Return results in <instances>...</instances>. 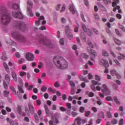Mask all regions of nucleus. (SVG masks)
<instances>
[{
  "instance_id": "nucleus-46",
  "label": "nucleus",
  "mask_w": 125,
  "mask_h": 125,
  "mask_svg": "<svg viewBox=\"0 0 125 125\" xmlns=\"http://www.w3.org/2000/svg\"><path fill=\"white\" fill-rule=\"evenodd\" d=\"M46 89H47V88L45 85H43L42 87L41 88V91L43 92L46 91Z\"/></svg>"
},
{
  "instance_id": "nucleus-9",
  "label": "nucleus",
  "mask_w": 125,
  "mask_h": 125,
  "mask_svg": "<svg viewBox=\"0 0 125 125\" xmlns=\"http://www.w3.org/2000/svg\"><path fill=\"white\" fill-rule=\"evenodd\" d=\"M110 74L113 77H116V78L118 79H121L122 78L121 75L115 69H111L110 70Z\"/></svg>"
},
{
  "instance_id": "nucleus-22",
  "label": "nucleus",
  "mask_w": 125,
  "mask_h": 125,
  "mask_svg": "<svg viewBox=\"0 0 125 125\" xmlns=\"http://www.w3.org/2000/svg\"><path fill=\"white\" fill-rule=\"evenodd\" d=\"M103 88H104L106 90V91L107 92V94H106V95H109L110 94V91L108 89V87L106 85V84H104L103 85Z\"/></svg>"
},
{
  "instance_id": "nucleus-29",
  "label": "nucleus",
  "mask_w": 125,
  "mask_h": 125,
  "mask_svg": "<svg viewBox=\"0 0 125 125\" xmlns=\"http://www.w3.org/2000/svg\"><path fill=\"white\" fill-rule=\"evenodd\" d=\"M113 101H114L115 103H116V104L118 105H120L121 103L120 102V101H119V100L117 99V97H116V96H115L114 97H113Z\"/></svg>"
},
{
  "instance_id": "nucleus-15",
  "label": "nucleus",
  "mask_w": 125,
  "mask_h": 125,
  "mask_svg": "<svg viewBox=\"0 0 125 125\" xmlns=\"http://www.w3.org/2000/svg\"><path fill=\"white\" fill-rule=\"evenodd\" d=\"M28 108H29V112L30 113V114H32V115L34 114L35 113V108H34V106H33L32 104H29Z\"/></svg>"
},
{
  "instance_id": "nucleus-41",
  "label": "nucleus",
  "mask_w": 125,
  "mask_h": 125,
  "mask_svg": "<svg viewBox=\"0 0 125 125\" xmlns=\"http://www.w3.org/2000/svg\"><path fill=\"white\" fill-rule=\"evenodd\" d=\"M86 94H88L89 97H93L94 96V94L93 92H90V93H89V92H86Z\"/></svg>"
},
{
  "instance_id": "nucleus-3",
  "label": "nucleus",
  "mask_w": 125,
  "mask_h": 125,
  "mask_svg": "<svg viewBox=\"0 0 125 125\" xmlns=\"http://www.w3.org/2000/svg\"><path fill=\"white\" fill-rule=\"evenodd\" d=\"M53 61L55 65L58 68L62 70L63 69V57L57 56L54 57Z\"/></svg>"
},
{
  "instance_id": "nucleus-2",
  "label": "nucleus",
  "mask_w": 125,
  "mask_h": 125,
  "mask_svg": "<svg viewBox=\"0 0 125 125\" xmlns=\"http://www.w3.org/2000/svg\"><path fill=\"white\" fill-rule=\"evenodd\" d=\"M11 35L12 37L17 40L20 43H26L27 42V39L23 35L18 33V32H13Z\"/></svg>"
},
{
  "instance_id": "nucleus-45",
  "label": "nucleus",
  "mask_w": 125,
  "mask_h": 125,
  "mask_svg": "<svg viewBox=\"0 0 125 125\" xmlns=\"http://www.w3.org/2000/svg\"><path fill=\"white\" fill-rule=\"evenodd\" d=\"M10 88L12 90V91H13V94L15 95H16V91H15V89H14V87L10 86Z\"/></svg>"
},
{
  "instance_id": "nucleus-1",
  "label": "nucleus",
  "mask_w": 125,
  "mask_h": 125,
  "mask_svg": "<svg viewBox=\"0 0 125 125\" xmlns=\"http://www.w3.org/2000/svg\"><path fill=\"white\" fill-rule=\"evenodd\" d=\"M0 23L2 25H4V26H7L11 21V18L8 12H7L6 8L3 7L0 8Z\"/></svg>"
},
{
  "instance_id": "nucleus-18",
  "label": "nucleus",
  "mask_w": 125,
  "mask_h": 125,
  "mask_svg": "<svg viewBox=\"0 0 125 125\" xmlns=\"http://www.w3.org/2000/svg\"><path fill=\"white\" fill-rule=\"evenodd\" d=\"M6 42L8 44H10L11 45H13L14 46H16V42H14L11 39H8L6 41Z\"/></svg>"
},
{
  "instance_id": "nucleus-27",
  "label": "nucleus",
  "mask_w": 125,
  "mask_h": 125,
  "mask_svg": "<svg viewBox=\"0 0 125 125\" xmlns=\"http://www.w3.org/2000/svg\"><path fill=\"white\" fill-rule=\"evenodd\" d=\"M120 6H116L115 8H113V11L114 12H116V10H118V13H122V10L120 9Z\"/></svg>"
},
{
  "instance_id": "nucleus-4",
  "label": "nucleus",
  "mask_w": 125,
  "mask_h": 125,
  "mask_svg": "<svg viewBox=\"0 0 125 125\" xmlns=\"http://www.w3.org/2000/svg\"><path fill=\"white\" fill-rule=\"evenodd\" d=\"M39 42L41 43H42V44H43V45H46L50 48H53L55 46V45L52 43L50 40L48 39H44V37H43V36H41L40 37Z\"/></svg>"
},
{
  "instance_id": "nucleus-59",
  "label": "nucleus",
  "mask_w": 125,
  "mask_h": 125,
  "mask_svg": "<svg viewBox=\"0 0 125 125\" xmlns=\"http://www.w3.org/2000/svg\"><path fill=\"white\" fill-rule=\"evenodd\" d=\"M84 108L83 107H81L80 108V112L81 113H83V111H84Z\"/></svg>"
},
{
  "instance_id": "nucleus-20",
  "label": "nucleus",
  "mask_w": 125,
  "mask_h": 125,
  "mask_svg": "<svg viewBox=\"0 0 125 125\" xmlns=\"http://www.w3.org/2000/svg\"><path fill=\"white\" fill-rule=\"evenodd\" d=\"M3 66L7 73H9L10 72V70H9V67H8V65H7V63H6V62H3Z\"/></svg>"
},
{
  "instance_id": "nucleus-52",
  "label": "nucleus",
  "mask_w": 125,
  "mask_h": 125,
  "mask_svg": "<svg viewBox=\"0 0 125 125\" xmlns=\"http://www.w3.org/2000/svg\"><path fill=\"white\" fill-rule=\"evenodd\" d=\"M117 121L115 119H113L112 120H111V124H112V125H115L117 124Z\"/></svg>"
},
{
  "instance_id": "nucleus-60",
  "label": "nucleus",
  "mask_w": 125,
  "mask_h": 125,
  "mask_svg": "<svg viewBox=\"0 0 125 125\" xmlns=\"http://www.w3.org/2000/svg\"><path fill=\"white\" fill-rule=\"evenodd\" d=\"M92 30H93L94 32L96 33V34H99V31L97 29L93 28Z\"/></svg>"
},
{
  "instance_id": "nucleus-63",
  "label": "nucleus",
  "mask_w": 125,
  "mask_h": 125,
  "mask_svg": "<svg viewBox=\"0 0 125 125\" xmlns=\"http://www.w3.org/2000/svg\"><path fill=\"white\" fill-rule=\"evenodd\" d=\"M107 118H111L112 115H111V113L109 112H108L107 113Z\"/></svg>"
},
{
  "instance_id": "nucleus-58",
  "label": "nucleus",
  "mask_w": 125,
  "mask_h": 125,
  "mask_svg": "<svg viewBox=\"0 0 125 125\" xmlns=\"http://www.w3.org/2000/svg\"><path fill=\"white\" fill-rule=\"evenodd\" d=\"M55 87H59L60 86V84L57 82H56L54 84Z\"/></svg>"
},
{
  "instance_id": "nucleus-25",
  "label": "nucleus",
  "mask_w": 125,
  "mask_h": 125,
  "mask_svg": "<svg viewBox=\"0 0 125 125\" xmlns=\"http://www.w3.org/2000/svg\"><path fill=\"white\" fill-rule=\"evenodd\" d=\"M27 75V72L23 71H21L19 72V75L20 77H21V78H23V77H25Z\"/></svg>"
},
{
  "instance_id": "nucleus-49",
  "label": "nucleus",
  "mask_w": 125,
  "mask_h": 125,
  "mask_svg": "<svg viewBox=\"0 0 125 125\" xmlns=\"http://www.w3.org/2000/svg\"><path fill=\"white\" fill-rule=\"evenodd\" d=\"M119 28L125 33V27L122 25H119Z\"/></svg>"
},
{
  "instance_id": "nucleus-50",
  "label": "nucleus",
  "mask_w": 125,
  "mask_h": 125,
  "mask_svg": "<svg viewBox=\"0 0 125 125\" xmlns=\"http://www.w3.org/2000/svg\"><path fill=\"white\" fill-rule=\"evenodd\" d=\"M105 100L107 101H113L112 97H106V98H105Z\"/></svg>"
},
{
  "instance_id": "nucleus-28",
  "label": "nucleus",
  "mask_w": 125,
  "mask_h": 125,
  "mask_svg": "<svg viewBox=\"0 0 125 125\" xmlns=\"http://www.w3.org/2000/svg\"><path fill=\"white\" fill-rule=\"evenodd\" d=\"M62 7V10H61L60 12H62L63 11V6H62L61 4H58L56 7V10H60V8Z\"/></svg>"
},
{
  "instance_id": "nucleus-17",
  "label": "nucleus",
  "mask_w": 125,
  "mask_h": 125,
  "mask_svg": "<svg viewBox=\"0 0 125 125\" xmlns=\"http://www.w3.org/2000/svg\"><path fill=\"white\" fill-rule=\"evenodd\" d=\"M12 8L13 9H15V10H18L19 8H20V5L19 4H17L16 3H13L12 5Z\"/></svg>"
},
{
  "instance_id": "nucleus-14",
  "label": "nucleus",
  "mask_w": 125,
  "mask_h": 125,
  "mask_svg": "<svg viewBox=\"0 0 125 125\" xmlns=\"http://www.w3.org/2000/svg\"><path fill=\"white\" fill-rule=\"evenodd\" d=\"M100 62L101 63V64L103 65L105 67H109L108 62L105 60L102 59L100 61Z\"/></svg>"
},
{
  "instance_id": "nucleus-42",
  "label": "nucleus",
  "mask_w": 125,
  "mask_h": 125,
  "mask_svg": "<svg viewBox=\"0 0 125 125\" xmlns=\"http://www.w3.org/2000/svg\"><path fill=\"white\" fill-rule=\"evenodd\" d=\"M81 18H82L83 21V22H86V20H85V19H84V15H83V12H81Z\"/></svg>"
},
{
  "instance_id": "nucleus-6",
  "label": "nucleus",
  "mask_w": 125,
  "mask_h": 125,
  "mask_svg": "<svg viewBox=\"0 0 125 125\" xmlns=\"http://www.w3.org/2000/svg\"><path fill=\"white\" fill-rule=\"evenodd\" d=\"M32 9L33 2L30 1V0H28L27 1L26 9V14L28 15V16H30V17H33V16H34V14L32 11Z\"/></svg>"
},
{
  "instance_id": "nucleus-13",
  "label": "nucleus",
  "mask_w": 125,
  "mask_h": 125,
  "mask_svg": "<svg viewBox=\"0 0 125 125\" xmlns=\"http://www.w3.org/2000/svg\"><path fill=\"white\" fill-rule=\"evenodd\" d=\"M68 9L72 14H75L77 13L76 10L73 4H70Z\"/></svg>"
},
{
  "instance_id": "nucleus-57",
  "label": "nucleus",
  "mask_w": 125,
  "mask_h": 125,
  "mask_svg": "<svg viewBox=\"0 0 125 125\" xmlns=\"http://www.w3.org/2000/svg\"><path fill=\"white\" fill-rule=\"evenodd\" d=\"M79 27V25L77 24V26H76L74 29V32H78V28Z\"/></svg>"
},
{
  "instance_id": "nucleus-64",
  "label": "nucleus",
  "mask_w": 125,
  "mask_h": 125,
  "mask_svg": "<svg viewBox=\"0 0 125 125\" xmlns=\"http://www.w3.org/2000/svg\"><path fill=\"white\" fill-rule=\"evenodd\" d=\"M90 111H87L85 113V116L86 117H88L89 115V114H90Z\"/></svg>"
},
{
  "instance_id": "nucleus-33",
  "label": "nucleus",
  "mask_w": 125,
  "mask_h": 125,
  "mask_svg": "<svg viewBox=\"0 0 125 125\" xmlns=\"http://www.w3.org/2000/svg\"><path fill=\"white\" fill-rule=\"evenodd\" d=\"M82 58L86 60L88 58L89 56L86 54V53H83L81 55Z\"/></svg>"
},
{
  "instance_id": "nucleus-53",
  "label": "nucleus",
  "mask_w": 125,
  "mask_h": 125,
  "mask_svg": "<svg viewBox=\"0 0 125 125\" xmlns=\"http://www.w3.org/2000/svg\"><path fill=\"white\" fill-rule=\"evenodd\" d=\"M114 62L116 63V65H118V66H121V63L119 62L117 60H114Z\"/></svg>"
},
{
  "instance_id": "nucleus-11",
  "label": "nucleus",
  "mask_w": 125,
  "mask_h": 125,
  "mask_svg": "<svg viewBox=\"0 0 125 125\" xmlns=\"http://www.w3.org/2000/svg\"><path fill=\"white\" fill-rule=\"evenodd\" d=\"M25 58L28 61H34L35 55L30 52H28L25 55Z\"/></svg>"
},
{
  "instance_id": "nucleus-43",
  "label": "nucleus",
  "mask_w": 125,
  "mask_h": 125,
  "mask_svg": "<svg viewBox=\"0 0 125 125\" xmlns=\"http://www.w3.org/2000/svg\"><path fill=\"white\" fill-rule=\"evenodd\" d=\"M34 118L36 123H39V117L38 116V114L36 113L34 114Z\"/></svg>"
},
{
  "instance_id": "nucleus-40",
  "label": "nucleus",
  "mask_w": 125,
  "mask_h": 125,
  "mask_svg": "<svg viewBox=\"0 0 125 125\" xmlns=\"http://www.w3.org/2000/svg\"><path fill=\"white\" fill-rule=\"evenodd\" d=\"M75 121H77V124L78 125H81V123L80 121H82L81 119L80 118H77L75 119Z\"/></svg>"
},
{
  "instance_id": "nucleus-47",
  "label": "nucleus",
  "mask_w": 125,
  "mask_h": 125,
  "mask_svg": "<svg viewBox=\"0 0 125 125\" xmlns=\"http://www.w3.org/2000/svg\"><path fill=\"white\" fill-rule=\"evenodd\" d=\"M48 90L52 93H56V90L55 89H53L52 88H49Z\"/></svg>"
},
{
  "instance_id": "nucleus-62",
  "label": "nucleus",
  "mask_w": 125,
  "mask_h": 125,
  "mask_svg": "<svg viewBox=\"0 0 125 125\" xmlns=\"http://www.w3.org/2000/svg\"><path fill=\"white\" fill-rule=\"evenodd\" d=\"M91 89L93 90V91H96V87H95V86H94V85L92 84V85H91Z\"/></svg>"
},
{
  "instance_id": "nucleus-36",
  "label": "nucleus",
  "mask_w": 125,
  "mask_h": 125,
  "mask_svg": "<svg viewBox=\"0 0 125 125\" xmlns=\"http://www.w3.org/2000/svg\"><path fill=\"white\" fill-rule=\"evenodd\" d=\"M84 32H86L89 36H91L93 34L91 30L89 29H87L86 31H84Z\"/></svg>"
},
{
  "instance_id": "nucleus-34",
  "label": "nucleus",
  "mask_w": 125,
  "mask_h": 125,
  "mask_svg": "<svg viewBox=\"0 0 125 125\" xmlns=\"http://www.w3.org/2000/svg\"><path fill=\"white\" fill-rule=\"evenodd\" d=\"M17 111L18 113L20 115H21L22 114V109H21V106H20V105H18L17 107Z\"/></svg>"
},
{
  "instance_id": "nucleus-24",
  "label": "nucleus",
  "mask_w": 125,
  "mask_h": 125,
  "mask_svg": "<svg viewBox=\"0 0 125 125\" xmlns=\"http://www.w3.org/2000/svg\"><path fill=\"white\" fill-rule=\"evenodd\" d=\"M63 69H67V68L68 67V62L65 59H63Z\"/></svg>"
},
{
  "instance_id": "nucleus-51",
  "label": "nucleus",
  "mask_w": 125,
  "mask_h": 125,
  "mask_svg": "<svg viewBox=\"0 0 125 125\" xmlns=\"http://www.w3.org/2000/svg\"><path fill=\"white\" fill-rule=\"evenodd\" d=\"M69 83H70V86L72 87H75V84L74 83V82L73 81H70L69 82Z\"/></svg>"
},
{
  "instance_id": "nucleus-55",
  "label": "nucleus",
  "mask_w": 125,
  "mask_h": 125,
  "mask_svg": "<svg viewBox=\"0 0 125 125\" xmlns=\"http://www.w3.org/2000/svg\"><path fill=\"white\" fill-rule=\"evenodd\" d=\"M82 27L84 32L86 31L87 29H86V26L84 25V24L83 23L82 25Z\"/></svg>"
},
{
  "instance_id": "nucleus-23",
  "label": "nucleus",
  "mask_w": 125,
  "mask_h": 125,
  "mask_svg": "<svg viewBox=\"0 0 125 125\" xmlns=\"http://www.w3.org/2000/svg\"><path fill=\"white\" fill-rule=\"evenodd\" d=\"M90 47L87 48V50L89 51V53L92 55H93L94 58H95L96 56L97 55L96 52L93 49H90L89 51Z\"/></svg>"
},
{
  "instance_id": "nucleus-5",
  "label": "nucleus",
  "mask_w": 125,
  "mask_h": 125,
  "mask_svg": "<svg viewBox=\"0 0 125 125\" xmlns=\"http://www.w3.org/2000/svg\"><path fill=\"white\" fill-rule=\"evenodd\" d=\"M13 27L16 29H19L22 32H25L27 30V26L24 22L16 21L14 22Z\"/></svg>"
},
{
  "instance_id": "nucleus-31",
  "label": "nucleus",
  "mask_w": 125,
  "mask_h": 125,
  "mask_svg": "<svg viewBox=\"0 0 125 125\" xmlns=\"http://www.w3.org/2000/svg\"><path fill=\"white\" fill-rule=\"evenodd\" d=\"M57 118H59V114L56 113L55 115V120L56 124H59V121L57 120Z\"/></svg>"
},
{
  "instance_id": "nucleus-30",
  "label": "nucleus",
  "mask_w": 125,
  "mask_h": 125,
  "mask_svg": "<svg viewBox=\"0 0 125 125\" xmlns=\"http://www.w3.org/2000/svg\"><path fill=\"white\" fill-rule=\"evenodd\" d=\"M79 78L82 81L88 82V80L84 78L82 75H79Z\"/></svg>"
},
{
  "instance_id": "nucleus-26",
  "label": "nucleus",
  "mask_w": 125,
  "mask_h": 125,
  "mask_svg": "<svg viewBox=\"0 0 125 125\" xmlns=\"http://www.w3.org/2000/svg\"><path fill=\"white\" fill-rule=\"evenodd\" d=\"M44 108L47 117H49V116H50V112H49V109H48V107L46 105L44 106Z\"/></svg>"
},
{
  "instance_id": "nucleus-8",
  "label": "nucleus",
  "mask_w": 125,
  "mask_h": 125,
  "mask_svg": "<svg viewBox=\"0 0 125 125\" xmlns=\"http://www.w3.org/2000/svg\"><path fill=\"white\" fill-rule=\"evenodd\" d=\"M9 83H10V75L6 74L5 76V80L3 81L4 87L6 89L8 87Z\"/></svg>"
},
{
  "instance_id": "nucleus-38",
  "label": "nucleus",
  "mask_w": 125,
  "mask_h": 125,
  "mask_svg": "<svg viewBox=\"0 0 125 125\" xmlns=\"http://www.w3.org/2000/svg\"><path fill=\"white\" fill-rule=\"evenodd\" d=\"M125 58V56L124 54L120 53V56H118V60H122Z\"/></svg>"
},
{
  "instance_id": "nucleus-44",
  "label": "nucleus",
  "mask_w": 125,
  "mask_h": 125,
  "mask_svg": "<svg viewBox=\"0 0 125 125\" xmlns=\"http://www.w3.org/2000/svg\"><path fill=\"white\" fill-rule=\"evenodd\" d=\"M4 94L5 97H8V95H9V91L7 90L4 91Z\"/></svg>"
},
{
  "instance_id": "nucleus-7",
  "label": "nucleus",
  "mask_w": 125,
  "mask_h": 125,
  "mask_svg": "<svg viewBox=\"0 0 125 125\" xmlns=\"http://www.w3.org/2000/svg\"><path fill=\"white\" fill-rule=\"evenodd\" d=\"M12 16L14 18H17L18 19H23L24 18V15L20 10L12 11Z\"/></svg>"
},
{
  "instance_id": "nucleus-48",
  "label": "nucleus",
  "mask_w": 125,
  "mask_h": 125,
  "mask_svg": "<svg viewBox=\"0 0 125 125\" xmlns=\"http://www.w3.org/2000/svg\"><path fill=\"white\" fill-rule=\"evenodd\" d=\"M119 28L125 33V27L122 25H119Z\"/></svg>"
},
{
  "instance_id": "nucleus-35",
  "label": "nucleus",
  "mask_w": 125,
  "mask_h": 125,
  "mask_svg": "<svg viewBox=\"0 0 125 125\" xmlns=\"http://www.w3.org/2000/svg\"><path fill=\"white\" fill-rule=\"evenodd\" d=\"M114 42H115V43L118 44V45H121V44H122L121 42L117 39H114Z\"/></svg>"
},
{
  "instance_id": "nucleus-10",
  "label": "nucleus",
  "mask_w": 125,
  "mask_h": 125,
  "mask_svg": "<svg viewBox=\"0 0 125 125\" xmlns=\"http://www.w3.org/2000/svg\"><path fill=\"white\" fill-rule=\"evenodd\" d=\"M18 82L20 83V86L18 85V89L19 91H20L21 93H24V90H23V88H22V86H23V84H24V83H23V80L21 78H18Z\"/></svg>"
},
{
  "instance_id": "nucleus-61",
  "label": "nucleus",
  "mask_w": 125,
  "mask_h": 125,
  "mask_svg": "<svg viewBox=\"0 0 125 125\" xmlns=\"http://www.w3.org/2000/svg\"><path fill=\"white\" fill-rule=\"evenodd\" d=\"M116 18H117V19H122V15L121 14H117V15H116Z\"/></svg>"
},
{
  "instance_id": "nucleus-54",
  "label": "nucleus",
  "mask_w": 125,
  "mask_h": 125,
  "mask_svg": "<svg viewBox=\"0 0 125 125\" xmlns=\"http://www.w3.org/2000/svg\"><path fill=\"white\" fill-rule=\"evenodd\" d=\"M95 77H96V80H97L98 81H101V77L99 75H96Z\"/></svg>"
},
{
  "instance_id": "nucleus-21",
  "label": "nucleus",
  "mask_w": 125,
  "mask_h": 125,
  "mask_svg": "<svg viewBox=\"0 0 125 125\" xmlns=\"http://www.w3.org/2000/svg\"><path fill=\"white\" fill-rule=\"evenodd\" d=\"M81 40L82 41H83V42H86V36L85 35V34L83 32H82L81 34Z\"/></svg>"
},
{
  "instance_id": "nucleus-39",
  "label": "nucleus",
  "mask_w": 125,
  "mask_h": 125,
  "mask_svg": "<svg viewBox=\"0 0 125 125\" xmlns=\"http://www.w3.org/2000/svg\"><path fill=\"white\" fill-rule=\"evenodd\" d=\"M92 83L93 85H101V83H98V82L95 81V80H92Z\"/></svg>"
},
{
  "instance_id": "nucleus-16",
  "label": "nucleus",
  "mask_w": 125,
  "mask_h": 125,
  "mask_svg": "<svg viewBox=\"0 0 125 125\" xmlns=\"http://www.w3.org/2000/svg\"><path fill=\"white\" fill-rule=\"evenodd\" d=\"M41 20H44V17L41 16L39 18V20L35 21V25L36 26H39V25H40V24H41L40 22H41Z\"/></svg>"
},
{
  "instance_id": "nucleus-19",
  "label": "nucleus",
  "mask_w": 125,
  "mask_h": 125,
  "mask_svg": "<svg viewBox=\"0 0 125 125\" xmlns=\"http://www.w3.org/2000/svg\"><path fill=\"white\" fill-rule=\"evenodd\" d=\"M12 77L16 83L18 82V79H17V75H16V73H15V72H13L12 73Z\"/></svg>"
},
{
  "instance_id": "nucleus-32",
  "label": "nucleus",
  "mask_w": 125,
  "mask_h": 125,
  "mask_svg": "<svg viewBox=\"0 0 125 125\" xmlns=\"http://www.w3.org/2000/svg\"><path fill=\"white\" fill-rule=\"evenodd\" d=\"M119 0H113V2H112V7H115L117 5V3L119 2Z\"/></svg>"
},
{
  "instance_id": "nucleus-12",
  "label": "nucleus",
  "mask_w": 125,
  "mask_h": 125,
  "mask_svg": "<svg viewBox=\"0 0 125 125\" xmlns=\"http://www.w3.org/2000/svg\"><path fill=\"white\" fill-rule=\"evenodd\" d=\"M65 33L68 37V39L72 40L73 39V35L72 33L70 32V30L69 29V26H66L65 28Z\"/></svg>"
},
{
  "instance_id": "nucleus-56",
  "label": "nucleus",
  "mask_w": 125,
  "mask_h": 125,
  "mask_svg": "<svg viewBox=\"0 0 125 125\" xmlns=\"http://www.w3.org/2000/svg\"><path fill=\"white\" fill-rule=\"evenodd\" d=\"M25 62V59H24L23 58H21L19 60V63L20 64H22V63H23Z\"/></svg>"
},
{
  "instance_id": "nucleus-37",
  "label": "nucleus",
  "mask_w": 125,
  "mask_h": 125,
  "mask_svg": "<svg viewBox=\"0 0 125 125\" xmlns=\"http://www.w3.org/2000/svg\"><path fill=\"white\" fill-rule=\"evenodd\" d=\"M103 55L104 57H107L109 56L108 53L106 51H103Z\"/></svg>"
}]
</instances>
